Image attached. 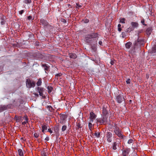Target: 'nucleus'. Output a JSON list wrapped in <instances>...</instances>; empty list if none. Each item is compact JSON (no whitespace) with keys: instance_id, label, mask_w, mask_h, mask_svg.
<instances>
[{"instance_id":"obj_25","label":"nucleus","mask_w":156,"mask_h":156,"mask_svg":"<svg viewBox=\"0 0 156 156\" xmlns=\"http://www.w3.org/2000/svg\"><path fill=\"white\" fill-rule=\"evenodd\" d=\"M47 89L48 90V93H50L52 91L53 89V88L51 86H48L47 87Z\"/></svg>"},{"instance_id":"obj_12","label":"nucleus","mask_w":156,"mask_h":156,"mask_svg":"<svg viewBox=\"0 0 156 156\" xmlns=\"http://www.w3.org/2000/svg\"><path fill=\"white\" fill-rule=\"evenodd\" d=\"M61 121L60 122L61 123H62V124H63V121L65 120V119H66V117L65 115H62L61 116Z\"/></svg>"},{"instance_id":"obj_13","label":"nucleus","mask_w":156,"mask_h":156,"mask_svg":"<svg viewBox=\"0 0 156 156\" xmlns=\"http://www.w3.org/2000/svg\"><path fill=\"white\" fill-rule=\"evenodd\" d=\"M41 23L44 26H45L48 24V22L44 19H41L40 20Z\"/></svg>"},{"instance_id":"obj_18","label":"nucleus","mask_w":156,"mask_h":156,"mask_svg":"<svg viewBox=\"0 0 156 156\" xmlns=\"http://www.w3.org/2000/svg\"><path fill=\"white\" fill-rule=\"evenodd\" d=\"M69 57L71 58L75 59L76 58V55L75 54H69Z\"/></svg>"},{"instance_id":"obj_47","label":"nucleus","mask_w":156,"mask_h":156,"mask_svg":"<svg viewBox=\"0 0 156 156\" xmlns=\"http://www.w3.org/2000/svg\"><path fill=\"white\" fill-rule=\"evenodd\" d=\"M49 137H47L45 138V140L46 141H48L49 140Z\"/></svg>"},{"instance_id":"obj_3","label":"nucleus","mask_w":156,"mask_h":156,"mask_svg":"<svg viewBox=\"0 0 156 156\" xmlns=\"http://www.w3.org/2000/svg\"><path fill=\"white\" fill-rule=\"evenodd\" d=\"M26 86L27 87L30 88L34 87L35 85V83L34 81H31L30 80L27 79L26 81Z\"/></svg>"},{"instance_id":"obj_44","label":"nucleus","mask_w":156,"mask_h":156,"mask_svg":"<svg viewBox=\"0 0 156 156\" xmlns=\"http://www.w3.org/2000/svg\"><path fill=\"white\" fill-rule=\"evenodd\" d=\"M48 132H50L51 133H52L53 132L51 130V129H48Z\"/></svg>"},{"instance_id":"obj_5","label":"nucleus","mask_w":156,"mask_h":156,"mask_svg":"<svg viewBox=\"0 0 156 156\" xmlns=\"http://www.w3.org/2000/svg\"><path fill=\"white\" fill-rule=\"evenodd\" d=\"M96 117V115L93 113V112H91L90 114V122H93L94 120H95Z\"/></svg>"},{"instance_id":"obj_28","label":"nucleus","mask_w":156,"mask_h":156,"mask_svg":"<svg viewBox=\"0 0 156 156\" xmlns=\"http://www.w3.org/2000/svg\"><path fill=\"white\" fill-rule=\"evenodd\" d=\"M41 80L40 79L38 80V81L37 82V84L38 86H39L41 85Z\"/></svg>"},{"instance_id":"obj_10","label":"nucleus","mask_w":156,"mask_h":156,"mask_svg":"<svg viewBox=\"0 0 156 156\" xmlns=\"http://www.w3.org/2000/svg\"><path fill=\"white\" fill-rule=\"evenodd\" d=\"M119 141L114 142L112 145V149L114 150L116 149V147L119 146Z\"/></svg>"},{"instance_id":"obj_21","label":"nucleus","mask_w":156,"mask_h":156,"mask_svg":"<svg viewBox=\"0 0 156 156\" xmlns=\"http://www.w3.org/2000/svg\"><path fill=\"white\" fill-rule=\"evenodd\" d=\"M92 122H90L88 124L89 128L91 131L93 129V125L91 123Z\"/></svg>"},{"instance_id":"obj_36","label":"nucleus","mask_w":156,"mask_h":156,"mask_svg":"<svg viewBox=\"0 0 156 156\" xmlns=\"http://www.w3.org/2000/svg\"><path fill=\"white\" fill-rule=\"evenodd\" d=\"M34 136L36 138H38L39 137V134L36 133H34Z\"/></svg>"},{"instance_id":"obj_19","label":"nucleus","mask_w":156,"mask_h":156,"mask_svg":"<svg viewBox=\"0 0 156 156\" xmlns=\"http://www.w3.org/2000/svg\"><path fill=\"white\" fill-rule=\"evenodd\" d=\"M103 113L104 114L103 116L106 115L107 116V115L108 114V112L105 108H103Z\"/></svg>"},{"instance_id":"obj_53","label":"nucleus","mask_w":156,"mask_h":156,"mask_svg":"<svg viewBox=\"0 0 156 156\" xmlns=\"http://www.w3.org/2000/svg\"><path fill=\"white\" fill-rule=\"evenodd\" d=\"M153 49L154 51H156V46L154 47L153 48Z\"/></svg>"},{"instance_id":"obj_8","label":"nucleus","mask_w":156,"mask_h":156,"mask_svg":"<svg viewBox=\"0 0 156 156\" xmlns=\"http://www.w3.org/2000/svg\"><path fill=\"white\" fill-rule=\"evenodd\" d=\"M130 151L129 148H126L122 152V156H127L129 154Z\"/></svg>"},{"instance_id":"obj_26","label":"nucleus","mask_w":156,"mask_h":156,"mask_svg":"<svg viewBox=\"0 0 156 156\" xmlns=\"http://www.w3.org/2000/svg\"><path fill=\"white\" fill-rule=\"evenodd\" d=\"M41 154L42 156H47L45 149H44L41 152Z\"/></svg>"},{"instance_id":"obj_16","label":"nucleus","mask_w":156,"mask_h":156,"mask_svg":"<svg viewBox=\"0 0 156 156\" xmlns=\"http://www.w3.org/2000/svg\"><path fill=\"white\" fill-rule=\"evenodd\" d=\"M42 66L44 68V69L45 70V71H48V70L49 68V67L48 66V65H47L46 64H42Z\"/></svg>"},{"instance_id":"obj_2","label":"nucleus","mask_w":156,"mask_h":156,"mask_svg":"<svg viewBox=\"0 0 156 156\" xmlns=\"http://www.w3.org/2000/svg\"><path fill=\"white\" fill-rule=\"evenodd\" d=\"M107 116L106 115L103 116L102 118L97 119V122L100 124H104L107 122Z\"/></svg>"},{"instance_id":"obj_14","label":"nucleus","mask_w":156,"mask_h":156,"mask_svg":"<svg viewBox=\"0 0 156 156\" xmlns=\"http://www.w3.org/2000/svg\"><path fill=\"white\" fill-rule=\"evenodd\" d=\"M131 24L132 27H134V28L137 27L138 25V23L135 22H132L131 23Z\"/></svg>"},{"instance_id":"obj_30","label":"nucleus","mask_w":156,"mask_h":156,"mask_svg":"<svg viewBox=\"0 0 156 156\" xmlns=\"http://www.w3.org/2000/svg\"><path fill=\"white\" fill-rule=\"evenodd\" d=\"M66 129V126H62V131H65Z\"/></svg>"},{"instance_id":"obj_24","label":"nucleus","mask_w":156,"mask_h":156,"mask_svg":"<svg viewBox=\"0 0 156 156\" xmlns=\"http://www.w3.org/2000/svg\"><path fill=\"white\" fill-rule=\"evenodd\" d=\"M141 40L140 39H137V41H136L134 43V45L135 46L138 45V44H140V43H139L140 41Z\"/></svg>"},{"instance_id":"obj_35","label":"nucleus","mask_w":156,"mask_h":156,"mask_svg":"<svg viewBox=\"0 0 156 156\" xmlns=\"http://www.w3.org/2000/svg\"><path fill=\"white\" fill-rule=\"evenodd\" d=\"M1 23L2 25H3L5 23V21L3 19H2Z\"/></svg>"},{"instance_id":"obj_23","label":"nucleus","mask_w":156,"mask_h":156,"mask_svg":"<svg viewBox=\"0 0 156 156\" xmlns=\"http://www.w3.org/2000/svg\"><path fill=\"white\" fill-rule=\"evenodd\" d=\"M120 23H125V21L126 20L124 18H121L119 19Z\"/></svg>"},{"instance_id":"obj_17","label":"nucleus","mask_w":156,"mask_h":156,"mask_svg":"<svg viewBox=\"0 0 156 156\" xmlns=\"http://www.w3.org/2000/svg\"><path fill=\"white\" fill-rule=\"evenodd\" d=\"M48 126L47 125H43L42 126V132H44L45 130H46L47 129Z\"/></svg>"},{"instance_id":"obj_52","label":"nucleus","mask_w":156,"mask_h":156,"mask_svg":"<svg viewBox=\"0 0 156 156\" xmlns=\"http://www.w3.org/2000/svg\"><path fill=\"white\" fill-rule=\"evenodd\" d=\"M34 95L36 96L37 97H38V96H39L38 94H36V93H34Z\"/></svg>"},{"instance_id":"obj_6","label":"nucleus","mask_w":156,"mask_h":156,"mask_svg":"<svg viewBox=\"0 0 156 156\" xmlns=\"http://www.w3.org/2000/svg\"><path fill=\"white\" fill-rule=\"evenodd\" d=\"M112 135L111 133L109 132L107 133L106 135V138L108 142H111L112 141Z\"/></svg>"},{"instance_id":"obj_48","label":"nucleus","mask_w":156,"mask_h":156,"mask_svg":"<svg viewBox=\"0 0 156 156\" xmlns=\"http://www.w3.org/2000/svg\"><path fill=\"white\" fill-rule=\"evenodd\" d=\"M61 21H62L64 23H66V20L65 19H62Z\"/></svg>"},{"instance_id":"obj_58","label":"nucleus","mask_w":156,"mask_h":156,"mask_svg":"<svg viewBox=\"0 0 156 156\" xmlns=\"http://www.w3.org/2000/svg\"><path fill=\"white\" fill-rule=\"evenodd\" d=\"M63 0H60V1H62Z\"/></svg>"},{"instance_id":"obj_41","label":"nucleus","mask_w":156,"mask_h":156,"mask_svg":"<svg viewBox=\"0 0 156 156\" xmlns=\"http://www.w3.org/2000/svg\"><path fill=\"white\" fill-rule=\"evenodd\" d=\"M126 83L127 84H129L130 83V80L129 79H128L126 81Z\"/></svg>"},{"instance_id":"obj_7","label":"nucleus","mask_w":156,"mask_h":156,"mask_svg":"<svg viewBox=\"0 0 156 156\" xmlns=\"http://www.w3.org/2000/svg\"><path fill=\"white\" fill-rule=\"evenodd\" d=\"M123 99L124 98L123 95L121 94L119 95L116 98V101L119 103H121L122 102Z\"/></svg>"},{"instance_id":"obj_27","label":"nucleus","mask_w":156,"mask_h":156,"mask_svg":"<svg viewBox=\"0 0 156 156\" xmlns=\"http://www.w3.org/2000/svg\"><path fill=\"white\" fill-rule=\"evenodd\" d=\"M94 135L96 136V137L99 138L100 135V133L99 132H95L94 133Z\"/></svg>"},{"instance_id":"obj_55","label":"nucleus","mask_w":156,"mask_h":156,"mask_svg":"<svg viewBox=\"0 0 156 156\" xmlns=\"http://www.w3.org/2000/svg\"><path fill=\"white\" fill-rule=\"evenodd\" d=\"M121 25L120 24H119L118 25V28H120L121 27Z\"/></svg>"},{"instance_id":"obj_31","label":"nucleus","mask_w":156,"mask_h":156,"mask_svg":"<svg viewBox=\"0 0 156 156\" xmlns=\"http://www.w3.org/2000/svg\"><path fill=\"white\" fill-rule=\"evenodd\" d=\"M23 119H25V121H27V122H28V119L26 115H25V116H24Z\"/></svg>"},{"instance_id":"obj_39","label":"nucleus","mask_w":156,"mask_h":156,"mask_svg":"<svg viewBox=\"0 0 156 156\" xmlns=\"http://www.w3.org/2000/svg\"><path fill=\"white\" fill-rule=\"evenodd\" d=\"M129 29H130V31H131L133 30L134 29V27H129Z\"/></svg>"},{"instance_id":"obj_46","label":"nucleus","mask_w":156,"mask_h":156,"mask_svg":"<svg viewBox=\"0 0 156 156\" xmlns=\"http://www.w3.org/2000/svg\"><path fill=\"white\" fill-rule=\"evenodd\" d=\"M126 32L128 33H129L131 31L130 30V29H129V28H128L126 29Z\"/></svg>"},{"instance_id":"obj_49","label":"nucleus","mask_w":156,"mask_h":156,"mask_svg":"<svg viewBox=\"0 0 156 156\" xmlns=\"http://www.w3.org/2000/svg\"><path fill=\"white\" fill-rule=\"evenodd\" d=\"M102 42L101 41H100L99 42V44L100 45H102Z\"/></svg>"},{"instance_id":"obj_37","label":"nucleus","mask_w":156,"mask_h":156,"mask_svg":"<svg viewBox=\"0 0 156 156\" xmlns=\"http://www.w3.org/2000/svg\"><path fill=\"white\" fill-rule=\"evenodd\" d=\"M133 140H132V139H129V140L128 142V144H130L131 143H132L133 142Z\"/></svg>"},{"instance_id":"obj_42","label":"nucleus","mask_w":156,"mask_h":156,"mask_svg":"<svg viewBox=\"0 0 156 156\" xmlns=\"http://www.w3.org/2000/svg\"><path fill=\"white\" fill-rule=\"evenodd\" d=\"M27 19L29 20L32 19V17L31 16H30L27 17Z\"/></svg>"},{"instance_id":"obj_56","label":"nucleus","mask_w":156,"mask_h":156,"mask_svg":"<svg viewBox=\"0 0 156 156\" xmlns=\"http://www.w3.org/2000/svg\"><path fill=\"white\" fill-rule=\"evenodd\" d=\"M48 107L49 109H50V108H52L51 107V106H48Z\"/></svg>"},{"instance_id":"obj_34","label":"nucleus","mask_w":156,"mask_h":156,"mask_svg":"<svg viewBox=\"0 0 156 156\" xmlns=\"http://www.w3.org/2000/svg\"><path fill=\"white\" fill-rule=\"evenodd\" d=\"M77 126L78 128H81V124L79 123L77 124Z\"/></svg>"},{"instance_id":"obj_33","label":"nucleus","mask_w":156,"mask_h":156,"mask_svg":"<svg viewBox=\"0 0 156 156\" xmlns=\"http://www.w3.org/2000/svg\"><path fill=\"white\" fill-rule=\"evenodd\" d=\"M141 23L144 25L146 26V25L144 23V20L143 19L141 21Z\"/></svg>"},{"instance_id":"obj_57","label":"nucleus","mask_w":156,"mask_h":156,"mask_svg":"<svg viewBox=\"0 0 156 156\" xmlns=\"http://www.w3.org/2000/svg\"><path fill=\"white\" fill-rule=\"evenodd\" d=\"M129 52L130 53H132V51L131 50H130Z\"/></svg>"},{"instance_id":"obj_54","label":"nucleus","mask_w":156,"mask_h":156,"mask_svg":"<svg viewBox=\"0 0 156 156\" xmlns=\"http://www.w3.org/2000/svg\"><path fill=\"white\" fill-rule=\"evenodd\" d=\"M111 64L112 65H113L114 64V62L112 61H111Z\"/></svg>"},{"instance_id":"obj_43","label":"nucleus","mask_w":156,"mask_h":156,"mask_svg":"<svg viewBox=\"0 0 156 156\" xmlns=\"http://www.w3.org/2000/svg\"><path fill=\"white\" fill-rule=\"evenodd\" d=\"M61 73L57 74L55 75L56 77H58V76H61Z\"/></svg>"},{"instance_id":"obj_9","label":"nucleus","mask_w":156,"mask_h":156,"mask_svg":"<svg viewBox=\"0 0 156 156\" xmlns=\"http://www.w3.org/2000/svg\"><path fill=\"white\" fill-rule=\"evenodd\" d=\"M37 90L39 93V95L41 96H43V92L44 91V88L38 87L37 88Z\"/></svg>"},{"instance_id":"obj_40","label":"nucleus","mask_w":156,"mask_h":156,"mask_svg":"<svg viewBox=\"0 0 156 156\" xmlns=\"http://www.w3.org/2000/svg\"><path fill=\"white\" fill-rule=\"evenodd\" d=\"M24 12V10H21V11H20L19 12V13L20 15H22L23 14V13Z\"/></svg>"},{"instance_id":"obj_20","label":"nucleus","mask_w":156,"mask_h":156,"mask_svg":"<svg viewBox=\"0 0 156 156\" xmlns=\"http://www.w3.org/2000/svg\"><path fill=\"white\" fill-rule=\"evenodd\" d=\"M18 152L20 156H23V151L21 149H19L18 150Z\"/></svg>"},{"instance_id":"obj_1","label":"nucleus","mask_w":156,"mask_h":156,"mask_svg":"<svg viewBox=\"0 0 156 156\" xmlns=\"http://www.w3.org/2000/svg\"><path fill=\"white\" fill-rule=\"evenodd\" d=\"M98 34L96 33H93L90 34L86 35L85 37V41L88 44L91 43L93 38L97 37Z\"/></svg>"},{"instance_id":"obj_51","label":"nucleus","mask_w":156,"mask_h":156,"mask_svg":"<svg viewBox=\"0 0 156 156\" xmlns=\"http://www.w3.org/2000/svg\"><path fill=\"white\" fill-rule=\"evenodd\" d=\"M122 30L121 28V27L120 28H118V30L119 32H120Z\"/></svg>"},{"instance_id":"obj_50","label":"nucleus","mask_w":156,"mask_h":156,"mask_svg":"<svg viewBox=\"0 0 156 156\" xmlns=\"http://www.w3.org/2000/svg\"><path fill=\"white\" fill-rule=\"evenodd\" d=\"M28 122L27 121H24L22 122V124L23 125H25L26 123L27 122Z\"/></svg>"},{"instance_id":"obj_22","label":"nucleus","mask_w":156,"mask_h":156,"mask_svg":"<svg viewBox=\"0 0 156 156\" xmlns=\"http://www.w3.org/2000/svg\"><path fill=\"white\" fill-rule=\"evenodd\" d=\"M7 108L5 106H0V112L6 109Z\"/></svg>"},{"instance_id":"obj_45","label":"nucleus","mask_w":156,"mask_h":156,"mask_svg":"<svg viewBox=\"0 0 156 156\" xmlns=\"http://www.w3.org/2000/svg\"><path fill=\"white\" fill-rule=\"evenodd\" d=\"M88 22H89V20L87 19H85L84 20V22L86 23H88Z\"/></svg>"},{"instance_id":"obj_11","label":"nucleus","mask_w":156,"mask_h":156,"mask_svg":"<svg viewBox=\"0 0 156 156\" xmlns=\"http://www.w3.org/2000/svg\"><path fill=\"white\" fill-rule=\"evenodd\" d=\"M152 28L151 27H149L147 29L146 32L147 35L149 36L150 35L152 32Z\"/></svg>"},{"instance_id":"obj_15","label":"nucleus","mask_w":156,"mask_h":156,"mask_svg":"<svg viewBox=\"0 0 156 156\" xmlns=\"http://www.w3.org/2000/svg\"><path fill=\"white\" fill-rule=\"evenodd\" d=\"M132 44V43L130 42L127 43L125 44L126 48L127 49L131 47Z\"/></svg>"},{"instance_id":"obj_29","label":"nucleus","mask_w":156,"mask_h":156,"mask_svg":"<svg viewBox=\"0 0 156 156\" xmlns=\"http://www.w3.org/2000/svg\"><path fill=\"white\" fill-rule=\"evenodd\" d=\"M31 0H26L24 1V2L27 4H29L31 3Z\"/></svg>"},{"instance_id":"obj_4","label":"nucleus","mask_w":156,"mask_h":156,"mask_svg":"<svg viewBox=\"0 0 156 156\" xmlns=\"http://www.w3.org/2000/svg\"><path fill=\"white\" fill-rule=\"evenodd\" d=\"M115 134L118 136L120 138H123V136L121 133V131L118 128H116L114 130Z\"/></svg>"},{"instance_id":"obj_32","label":"nucleus","mask_w":156,"mask_h":156,"mask_svg":"<svg viewBox=\"0 0 156 156\" xmlns=\"http://www.w3.org/2000/svg\"><path fill=\"white\" fill-rule=\"evenodd\" d=\"M122 37H124L126 36V34L125 32H122Z\"/></svg>"},{"instance_id":"obj_38","label":"nucleus","mask_w":156,"mask_h":156,"mask_svg":"<svg viewBox=\"0 0 156 156\" xmlns=\"http://www.w3.org/2000/svg\"><path fill=\"white\" fill-rule=\"evenodd\" d=\"M76 8H80L81 7V5L78 4L76 3Z\"/></svg>"}]
</instances>
